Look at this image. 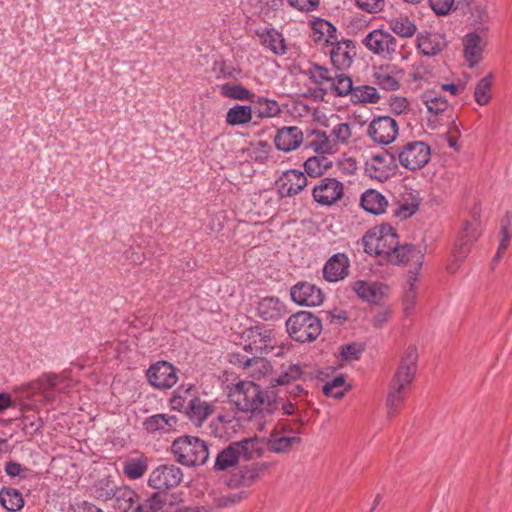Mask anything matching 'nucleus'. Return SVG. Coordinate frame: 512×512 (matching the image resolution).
Instances as JSON below:
<instances>
[{
  "label": "nucleus",
  "instance_id": "f257e3e1",
  "mask_svg": "<svg viewBox=\"0 0 512 512\" xmlns=\"http://www.w3.org/2000/svg\"><path fill=\"white\" fill-rule=\"evenodd\" d=\"M228 396L237 410L250 413L249 420L259 432L265 429L279 409L277 395L273 391L264 390L253 381L238 382Z\"/></svg>",
  "mask_w": 512,
  "mask_h": 512
},
{
  "label": "nucleus",
  "instance_id": "f03ea898",
  "mask_svg": "<svg viewBox=\"0 0 512 512\" xmlns=\"http://www.w3.org/2000/svg\"><path fill=\"white\" fill-rule=\"evenodd\" d=\"M364 251L369 255H375L391 264L412 263L421 268L424 253L413 244L400 245L398 238L389 241L383 236L376 237V234H364L362 237Z\"/></svg>",
  "mask_w": 512,
  "mask_h": 512
},
{
  "label": "nucleus",
  "instance_id": "7ed1b4c3",
  "mask_svg": "<svg viewBox=\"0 0 512 512\" xmlns=\"http://www.w3.org/2000/svg\"><path fill=\"white\" fill-rule=\"evenodd\" d=\"M418 353L415 346H409L401 359L390 384V390L386 400L389 418L396 415L403 405L410 385L414 380L417 370Z\"/></svg>",
  "mask_w": 512,
  "mask_h": 512
},
{
  "label": "nucleus",
  "instance_id": "20e7f679",
  "mask_svg": "<svg viewBox=\"0 0 512 512\" xmlns=\"http://www.w3.org/2000/svg\"><path fill=\"white\" fill-rule=\"evenodd\" d=\"M171 451L178 463L188 467L203 465L209 458L207 443L191 435L176 438L171 445Z\"/></svg>",
  "mask_w": 512,
  "mask_h": 512
},
{
  "label": "nucleus",
  "instance_id": "39448f33",
  "mask_svg": "<svg viewBox=\"0 0 512 512\" xmlns=\"http://www.w3.org/2000/svg\"><path fill=\"white\" fill-rule=\"evenodd\" d=\"M286 329L296 342H312L322 331L321 319L311 312L299 311L287 319Z\"/></svg>",
  "mask_w": 512,
  "mask_h": 512
},
{
  "label": "nucleus",
  "instance_id": "423d86ee",
  "mask_svg": "<svg viewBox=\"0 0 512 512\" xmlns=\"http://www.w3.org/2000/svg\"><path fill=\"white\" fill-rule=\"evenodd\" d=\"M480 233V222L477 218L464 223L452 252L453 260L446 267L449 273H455L458 270L460 263L467 257Z\"/></svg>",
  "mask_w": 512,
  "mask_h": 512
},
{
  "label": "nucleus",
  "instance_id": "0eeeda50",
  "mask_svg": "<svg viewBox=\"0 0 512 512\" xmlns=\"http://www.w3.org/2000/svg\"><path fill=\"white\" fill-rule=\"evenodd\" d=\"M399 165L410 171L422 169L431 158V148L424 141H409L396 151Z\"/></svg>",
  "mask_w": 512,
  "mask_h": 512
},
{
  "label": "nucleus",
  "instance_id": "6e6552de",
  "mask_svg": "<svg viewBox=\"0 0 512 512\" xmlns=\"http://www.w3.org/2000/svg\"><path fill=\"white\" fill-rule=\"evenodd\" d=\"M398 165L396 152L383 150L366 160L364 170L369 178L383 182L396 174Z\"/></svg>",
  "mask_w": 512,
  "mask_h": 512
},
{
  "label": "nucleus",
  "instance_id": "1a4fd4ad",
  "mask_svg": "<svg viewBox=\"0 0 512 512\" xmlns=\"http://www.w3.org/2000/svg\"><path fill=\"white\" fill-rule=\"evenodd\" d=\"M241 338L244 340V350L259 358L268 354L274 348L272 331L263 326H252L242 332Z\"/></svg>",
  "mask_w": 512,
  "mask_h": 512
},
{
  "label": "nucleus",
  "instance_id": "9d476101",
  "mask_svg": "<svg viewBox=\"0 0 512 512\" xmlns=\"http://www.w3.org/2000/svg\"><path fill=\"white\" fill-rule=\"evenodd\" d=\"M362 44L371 53L390 57L397 52L398 42L388 31L378 28L369 32L363 39Z\"/></svg>",
  "mask_w": 512,
  "mask_h": 512
},
{
  "label": "nucleus",
  "instance_id": "9b49d317",
  "mask_svg": "<svg viewBox=\"0 0 512 512\" xmlns=\"http://www.w3.org/2000/svg\"><path fill=\"white\" fill-rule=\"evenodd\" d=\"M148 383L159 390L172 388L178 381L177 368L165 360L150 365L146 371Z\"/></svg>",
  "mask_w": 512,
  "mask_h": 512
},
{
  "label": "nucleus",
  "instance_id": "f8f14e48",
  "mask_svg": "<svg viewBox=\"0 0 512 512\" xmlns=\"http://www.w3.org/2000/svg\"><path fill=\"white\" fill-rule=\"evenodd\" d=\"M343 196V183L331 177L320 179L312 189L313 200L321 206H332Z\"/></svg>",
  "mask_w": 512,
  "mask_h": 512
},
{
  "label": "nucleus",
  "instance_id": "ddd939ff",
  "mask_svg": "<svg viewBox=\"0 0 512 512\" xmlns=\"http://www.w3.org/2000/svg\"><path fill=\"white\" fill-rule=\"evenodd\" d=\"M183 480L182 470L175 464H163L150 473L148 485L156 490L177 487Z\"/></svg>",
  "mask_w": 512,
  "mask_h": 512
},
{
  "label": "nucleus",
  "instance_id": "4468645a",
  "mask_svg": "<svg viewBox=\"0 0 512 512\" xmlns=\"http://www.w3.org/2000/svg\"><path fill=\"white\" fill-rule=\"evenodd\" d=\"M367 133L374 142L387 145L396 139L398 124L390 116H379L370 122Z\"/></svg>",
  "mask_w": 512,
  "mask_h": 512
},
{
  "label": "nucleus",
  "instance_id": "2eb2a0df",
  "mask_svg": "<svg viewBox=\"0 0 512 512\" xmlns=\"http://www.w3.org/2000/svg\"><path fill=\"white\" fill-rule=\"evenodd\" d=\"M330 46L331 49L328 54L333 67L338 71L349 69L356 56V46L354 41L350 39H336L335 43H331Z\"/></svg>",
  "mask_w": 512,
  "mask_h": 512
},
{
  "label": "nucleus",
  "instance_id": "dca6fc26",
  "mask_svg": "<svg viewBox=\"0 0 512 512\" xmlns=\"http://www.w3.org/2000/svg\"><path fill=\"white\" fill-rule=\"evenodd\" d=\"M290 296L293 302L300 306L314 307L323 303L324 293L322 290L307 281H300L290 289Z\"/></svg>",
  "mask_w": 512,
  "mask_h": 512
},
{
  "label": "nucleus",
  "instance_id": "f3484780",
  "mask_svg": "<svg viewBox=\"0 0 512 512\" xmlns=\"http://www.w3.org/2000/svg\"><path fill=\"white\" fill-rule=\"evenodd\" d=\"M305 174L299 170L291 169L283 172L276 181L280 198L293 197L307 186Z\"/></svg>",
  "mask_w": 512,
  "mask_h": 512
},
{
  "label": "nucleus",
  "instance_id": "a211bd4d",
  "mask_svg": "<svg viewBox=\"0 0 512 512\" xmlns=\"http://www.w3.org/2000/svg\"><path fill=\"white\" fill-rule=\"evenodd\" d=\"M291 431L287 424L279 423L270 433L267 439V448L273 453H287L291 451L295 444L301 443L298 436H286L285 432Z\"/></svg>",
  "mask_w": 512,
  "mask_h": 512
},
{
  "label": "nucleus",
  "instance_id": "6ab92c4d",
  "mask_svg": "<svg viewBox=\"0 0 512 512\" xmlns=\"http://www.w3.org/2000/svg\"><path fill=\"white\" fill-rule=\"evenodd\" d=\"M351 289L361 300L377 304L383 300L389 288L382 282L357 280L351 284Z\"/></svg>",
  "mask_w": 512,
  "mask_h": 512
},
{
  "label": "nucleus",
  "instance_id": "aec40b11",
  "mask_svg": "<svg viewBox=\"0 0 512 512\" xmlns=\"http://www.w3.org/2000/svg\"><path fill=\"white\" fill-rule=\"evenodd\" d=\"M350 262L344 253L332 255L323 267V277L329 282H337L349 274Z\"/></svg>",
  "mask_w": 512,
  "mask_h": 512
},
{
  "label": "nucleus",
  "instance_id": "412c9836",
  "mask_svg": "<svg viewBox=\"0 0 512 512\" xmlns=\"http://www.w3.org/2000/svg\"><path fill=\"white\" fill-rule=\"evenodd\" d=\"M268 465L266 463H251L241 467L238 472L234 473L229 481L231 487H249L256 482L257 479L266 471Z\"/></svg>",
  "mask_w": 512,
  "mask_h": 512
},
{
  "label": "nucleus",
  "instance_id": "4be33fe9",
  "mask_svg": "<svg viewBox=\"0 0 512 512\" xmlns=\"http://www.w3.org/2000/svg\"><path fill=\"white\" fill-rule=\"evenodd\" d=\"M303 142V132L297 126L282 127L274 137L275 147L283 152L297 149Z\"/></svg>",
  "mask_w": 512,
  "mask_h": 512
},
{
  "label": "nucleus",
  "instance_id": "5701e85b",
  "mask_svg": "<svg viewBox=\"0 0 512 512\" xmlns=\"http://www.w3.org/2000/svg\"><path fill=\"white\" fill-rule=\"evenodd\" d=\"M188 400L186 416L195 426L200 427L204 421L214 413L215 406L212 403L202 400L197 395V391L194 392L192 398Z\"/></svg>",
  "mask_w": 512,
  "mask_h": 512
},
{
  "label": "nucleus",
  "instance_id": "b1692460",
  "mask_svg": "<svg viewBox=\"0 0 512 512\" xmlns=\"http://www.w3.org/2000/svg\"><path fill=\"white\" fill-rule=\"evenodd\" d=\"M257 316L265 321H277L286 313V305L276 296L262 298L257 304Z\"/></svg>",
  "mask_w": 512,
  "mask_h": 512
},
{
  "label": "nucleus",
  "instance_id": "393cba45",
  "mask_svg": "<svg viewBox=\"0 0 512 512\" xmlns=\"http://www.w3.org/2000/svg\"><path fill=\"white\" fill-rule=\"evenodd\" d=\"M178 418L169 414H154L144 419L142 425L150 434H165L176 431Z\"/></svg>",
  "mask_w": 512,
  "mask_h": 512
},
{
  "label": "nucleus",
  "instance_id": "a878e982",
  "mask_svg": "<svg viewBox=\"0 0 512 512\" xmlns=\"http://www.w3.org/2000/svg\"><path fill=\"white\" fill-rule=\"evenodd\" d=\"M312 39L316 44L330 46L335 43L337 37V28L328 20L316 18L311 21Z\"/></svg>",
  "mask_w": 512,
  "mask_h": 512
},
{
  "label": "nucleus",
  "instance_id": "bb28decb",
  "mask_svg": "<svg viewBox=\"0 0 512 512\" xmlns=\"http://www.w3.org/2000/svg\"><path fill=\"white\" fill-rule=\"evenodd\" d=\"M39 391L57 390L59 393H67L71 387V379L64 374H43L34 384Z\"/></svg>",
  "mask_w": 512,
  "mask_h": 512
},
{
  "label": "nucleus",
  "instance_id": "cd10ccee",
  "mask_svg": "<svg viewBox=\"0 0 512 512\" xmlns=\"http://www.w3.org/2000/svg\"><path fill=\"white\" fill-rule=\"evenodd\" d=\"M414 266H415V271H409L408 278L404 285V291H403L402 304H403V312L406 316H410L414 312L416 298L418 295L416 283L418 281V271L421 268H417V265H414Z\"/></svg>",
  "mask_w": 512,
  "mask_h": 512
},
{
  "label": "nucleus",
  "instance_id": "c85d7f7f",
  "mask_svg": "<svg viewBox=\"0 0 512 512\" xmlns=\"http://www.w3.org/2000/svg\"><path fill=\"white\" fill-rule=\"evenodd\" d=\"M482 39L476 32H470L463 39L464 57L470 68L476 66L482 60Z\"/></svg>",
  "mask_w": 512,
  "mask_h": 512
},
{
  "label": "nucleus",
  "instance_id": "c756f323",
  "mask_svg": "<svg viewBox=\"0 0 512 512\" xmlns=\"http://www.w3.org/2000/svg\"><path fill=\"white\" fill-rule=\"evenodd\" d=\"M360 205L365 211L379 215L385 212L388 201L379 191L368 189L362 194Z\"/></svg>",
  "mask_w": 512,
  "mask_h": 512
},
{
  "label": "nucleus",
  "instance_id": "7c9ffc66",
  "mask_svg": "<svg viewBox=\"0 0 512 512\" xmlns=\"http://www.w3.org/2000/svg\"><path fill=\"white\" fill-rule=\"evenodd\" d=\"M261 44L275 55H284L287 51L285 40L280 32L274 28L257 31Z\"/></svg>",
  "mask_w": 512,
  "mask_h": 512
},
{
  "label": "nucleus",
  "instance_id": "2f4dec72",
  "mask_svg": "<svg viewBox=\"0 0 512 512\" xmlns=\"http://www.w3.org/2000/svg\"><path fill=\"white\" fill-rule=\"evenodd\" d=\"M445 40L439 34L427 33L420 35L417 39V47L425 56H435L445 47Z\"/></svg>",
  "mask_w": 512,
  "mask_h": 512
},
{
  "label": "nucleus",
  "instance_id": "473e14b6",
  "mask_svg": "<svg viewBox=\"0 0 512 512\" xmlns=\"http://www.w3.org/2000/svg\"><path fill=\"white\" fill-rule=\"evenodd\" d=\"M253 108L250 105H234L226 113V123L230 126H242L251 122Z\"/></svg>",
  "mask_w": 512,
  "mask_h": 512
},
{
  "label": "nucleus",
  "instance_id": "72a5a7b5",
  "mask_svg": "<svg viewBox=\"0 0 512 512\" xmlns=\"http://www.w3.org/2000/svg\"><path fill=\"white\" fill-rule=\"evenodd\" d=\"M0 504L4 509L16 512L24 507L25 501L19 490L3 487L0 489Z\"/></svg>",
  "mask_w": 512,
  "mask_h": 512
},
{
  "label": "nucleus",
  "instance_id": "f704fd0d",
  "mask_svg": "<svg viewBox=\"0 0 512 512\" xmlns=\"http://www.w3.org/2000/svg\"><path fill=\"white\" fill-rule=\"evenodd\" d=\"M303 166L304 174L312 178H318L332 167V161L324 155H317L309 157Z\"/></svg>",
  "mask_w": 512,
  "mask_h": 512
},
{
  "label": "nucleus",
  "instance_id": "c9c22d12",
  "mask_svg": "<svg viewBox=\"0 0 512 512\" xmlns=\"http://www.w3.org/2000/svg\"><path fill=\"white\" fill-rule=\"evenodd\" d=\"M252 104L255 106V113L259 118H271L280 114L281 109L278 102L264 96L254 95Z\"/></svg>",
  "mask_w": 512,
  "mask_h": 512
},
{
  "label": "nucleus",
  "instance_id": "e433bc0d",
  "mask_svg": "<svg viewBox=\"0 0 512 512\" xmlns=\"http://www.w3.org/2000/svg\"><path fill=\"white\" fill-rule=\"evenodd\" d=\"M380 100L377 89L370 85L354 86L350 101L353 104H376Z\"/></svg>",
  "mask_w": 512,
  "mask_h": 512
},
{
  "label": "nucleus",
  "instance_id": "4c0bfd02",
  "mask_svg": "<svg viewBox=\"0 0 512 512\" xmlns=\"http://www.w3.org/2000/svg\"><path fill=\"white\" fill-rule=\"evenodd\" d=\"M239 459L240 456L238 451L234 446V442H232L217 454L214 469L216 471H225L228 468L235 466Z\"/></svg>",
  "mask_w": 512,
  "mask_h": 512
},
{
  "label": "nucleus",
  "instance_id": "58836bf2",
  "mask_svg": "<svg viewBox=\"0 0 512 512\" xmlns=\"http://www.w3.org/2000/svg\"><path fill=\"white\" fill-rule=\"evenodd\" d=\"M354 89L351 77L343 72L335 73L330 83V92L335 97L351 96Z\"/></svg>",
  "mask_w": 512,
  "mask_h": 512
},
{
  "label": "nucleus",
  "instance_id": "ea45409f",
  "mask_svg": "<svg viewBox=\"0 0 512 512\" xmlns=\"http://www.w3.org/2000/svg\"><path fill=\"white\" fill-rule=\"evenodd\" d=\"M234 446L240 458L242 457L247 461L261 457L263 451L257 438H246L242 441L234 442Z\"/></svg>",
  "mask_w": 512,
  "mask_h": 512
},
{
  "label": "nucleus",
  "instance_id": "a19ab883",
  "mask_svg": "<svg viewBox=\"0 0 512 512\" xmlns=\"http://www.w3.org/2000/svg\"><path fill=\"white\" fill-rule=\"evenodd\" d=\"M219 88L221 96L233 100L252 102V99L255 95L243 85L233 84L230 82L221 84Z\"/></svg>",
  "mask_w": 512,
  "mask_h": 512
},
{
  "label": "nucleus",
  "instance_id": "79ce46f5",
  "mask_svg": "<svg viewBox=\"0 0 512 512\" xmlns=\"http://www.w3.org/2000/svg\"><path fill=\"white\" fill-rule=\"evenodd\" d=\"M194 392H196L194 385H189L188 387L179 386L170 398L171 408L179 412L183 411L186 414L189 403L188 399L192 398Z\"/></svg>",
  "mask_w": 512,
  "mask_h": 512
},
{
  "label": "nucleus",
  "instance_id": "37998d69",
  "mask_svg": "<svg viewBox=\"0 0 512 512\" xmlns=\"http://www.w3.org/2000/svg\"><path fill=\"white\" fill-rule=\"evenodd\" d=\"M389 29L402 38H410L416 32V25L408 17L400 16L389 20Z\"/></svg>",
  "mask_w": 512,
  "mask_h": 512
},
{
  "label": "nucleus",
  "instance_id": "c03bdc74",
  "mask_svg": "<svg viewBox=\"0 0 512 512\" xmlns=\"http://www.w3.org/2000/svg\"><path fill=\"white\" fill-rule=\"evenodd\" d=\"M422 101L428 112L434 115L442 114L448 108V101L444 96L436 95L433 91H427L422 95Z\"/></svg>",
  "mask_w": 512,
  "mask_h": 512
},
{
  "label": "nucleus",
  "instance_id": "a18cd8bd",
  "mask_svg": "<svg viewBox=\"0 0 512 512\" xmlns=\"http://www.w3.org/2000/svg\"><path fill=\"white\" fill-rule=\"evenodd\" d=\"M350 389V385H346L345 377L339 375L332 380L327 381L323 386V393L328 397L341 399L345 393Z\"/></svg>",
  "mask_w": 512,
  "mask_h": 512
},
{
  "label": "nucleus",
  "instance_id": "49530a36",
  "mask_svg": "<svg viewBox=\"0 0 512 512\" xmlns=\"http://www.w3.org/2000/svg\"><path fill=\"white\" fill-rule=\"evenodd\" d=\"M167 494L164 490H158L153 493L145 503L138 504L135 512H157L166 504Z\"/></svg>",
  "mask_w": 512,
  "mask_h": 512
},
{
  "label": "nucleus",
  "instance_id": "de8ad7c7",
  "mask_svg": "<svg viewBox=\"0 0 512 512\" xmlns=\"http://www.w3.org/2000/svg\"><path fill=\"white\" fill-rule=\"evenodd\" d=\"M304 73L316 85H322L326 82L331 83L334 76L330 69L318 63H312Z\"/></svg>",
  "mask_w": 512,
  "mask_h": 512
},
{
  "label": "nucleus",
  "instance_id": "09e8293b",
  "mask_svg": "<svg viewBox=\"0 0 512 512\" xmlns=\"http://www.w3.org/2000/svg\"><path fill=\"white\" fill-rule=\"evenodd\" d=\"M303 371L297 364H290L286 369H283L280 375L271 380L272 386L288 385L293 381L302 378Z\"/></svg>",
  "mask_w": 512,
  "mask_h": 512
},
{
  "label": "nucleus",
  "instance_id": "8fccbe9b",
  "mask_svg": "<svg viewBox=\"0 0 512 512\" xmlns=\"http://www.w3.org/2000/svg\"><path fill=\"white\" fill-rule=\"evenodd\" d=\"M492 73H489L485 77L479 80L474 90V98L477 104L484 106L490 101L489 91L492 87Z\"/></svg>",
  "mask_w": 512,
  "mask_h": 512
},
{
  "label": "nucleus",
  "instance_id": "3c124183",
  "mask_svg": "<svg viewBox=\"0 0 512 512\" xmlns=\"http://www.w3.org/2000/svg\"><path fill=\"white\" fill-rule=\"evenodd\" d=\"M213 70L217 73L216 79L238 80L242 73L240 68L234 67L224 60L215 61Z\"/></svg>",
  "mask_w": 512,
  "mask_h": 512
},
{
  "label": "nucleus",
  "instance_id": "603ef678",
  "mask_svg": "<svg viewBox=\"0 0 512 512\" xmlns=\"http://www.w3.org/2000/svg\"><path fill=\"white\" fill-rule=\"evenodd\" d=\"M117 486L110 479L100 480L93 489V496L101 501H107L115 496Z\"/></svg>",
  "mask_w": 512,
  "mask_h": 512
},
{
  "label": "nucleus",
  "instance_id": "864d4df0",
  "mask_svg": "<svg viewBox=\"0 0 512 512\" xmlns=\"http://www.w3.org/2000/svg\"><path fill=\"white\" fill-rule=\"evenodd\" d=\"M147 470V463L143 459H129L125 462L123 471L130 479L141 478Z\"/></svg>",
  "mask_w": 512,
  "mask_h": 512
},
{
  "label": "nucleus",
  "instance_id": "5fc2aeb1",
  "mask_svg": "<svg viewBox=\"0 0 512 512\" xmlns=\"http://www.w3.org/2000/svg\"><path fill=\"white\" fill-rule=\"evenodd\" d=\"M375 83L387 91H395L399 88L398 80L385 70L374 73Z\"/></svg>",
  "mask_w": 512,
  "mask_h": 512
},
{
  "label": "nucleus",
  "instance_id": "6e6d98bb",
  "mask_svg": "<svg viewBox=\"0 0 512 512\" xmlns=\"http://www.w3.org/2000/svg\"><path fill=\"white\" fill-rule=\"evenodd\" d=\"M232 422L233 417L231 415H218L209 425L210 434L219 438L224 437L227 434L226 426Z\"/></svg>",
  "mask_w": 512,
  "mask_h": 512
},
{
  "label": "nucleus",
  "instance_id": "4d7b16f0",
  "mask_svg": "<svg viewBox=\"0 0 512 512\" xmlns=\"http://www.w3.org/2000/svg\"><path fill=\"white\" fill-rule=\"evenodd\" d=\"M364 351V347L356 342L342 345L340 347L339 355L344 361L358 360Z\"/></svg>",
  "mask_w": 512,
  "mask_h": 512
},
{
  "label": "nucleus",
  "instance_id": "13d9d810",
  "mask_svg": "<svg viewBox=\"0 0 512 512\" xmlns=\"http://www.w3.org/2000/svg\"><path fill=\"white\" fill-rule=\"evenodd\" d=\"M22 430L25 434L34 435L41 432L43 428V421L41 418L32 416H23L21 419Z\"/></svg>",
  "mask_w": 512,
  "mask_h": 512
},
{
  "label": "nucleus",
  "instance_id": "bf43d9fd",
  "mask_svg": "<svg viewBox=\"0 0 512 512\" xmlns=\"http://www.w3.org/2000/svg\"><path fill=\"white\" fill-rule=\"evenodd\" d=\"M331 136L338 143H347L351 137V127L348 123H340L333 127Z\"/></svg>",
  "mask_w": 512,
  "mask_h": 512
},
{
  "label": "nucleus",
  "instance_id": "052dcab7",
  "mask_svg": "<svg viewBox=\"0 0 512 512\" xmlns=\"http://www.w3.org/2000/svg\"><path fill=\"white\" fill-rule=\"evenodd\" d=\"M376 234V237L383 236L388 238L389 241H394V238H398L396 230L390 224H382L368 230L365 234Z\"/></svg>",
  "mask_w": 512,
  "mask_h": 512
},
{
  "label": "nucleus",
  "instance_id": "680f3d73",
  "mask_svg": "<svg viewBox=\"0 0 512 512\" xmlns=\"http://www.w3.org/2000/svg\"><path fill=\"white\" fill-rule=\"evenodd\" d=\"M455 0H429L431 9L437 15H447L454 6Z\"/></svg>",
  "mask_w": 512,
  "mask_h": 512
},
{
  "label": "nucleus",
  "instance_id": "e2e57ef3",
  "mask_svg": "<svg viewBox=\"0 0 512 512\" xmlns=\"http://www.w3.org/2000/svg\"><path fill=\"white\" fill-rule=\"evenodd\" d=\"M359 9L368 13H377L382 10L384 0H355Z\"/></svg>",
  "mask_w": 512,
  "mask_h": 512
},
{
  "label": "nucleus",
  "instance_id": "0e129e2a",
  "mask_svg": "<svg viewBox=\"0 0 512 512\" xmlns=\"http://www.w3.org/2000/svg\"><path fill=\"white\" fill-rule=\"evenodd\" d=\"M408 101L405 97L394 96L389 99L390 110L396 114L401 115L408 109Z\"/></svg>",
  "mask_w": 512,
  "mask_h": 512
},
{
  "label": "nucleus",
  "instance_id": "69168bd1",
  "mask_svg": "<svg viewBox=\"0 0 512 512\" xmlns=\"http://www.w3.org/2000/svg\"><path fill=\"white\" fill-rule=\"evenodd\" d=\"M289 5L299 11L310 12L319 6V0H287Z\"/></svg>",
  "mask_w": 512,
  "mask_h": 512
},
{
  "label": "nucleus",
  "instance_id": "338daca9",
  "mask_svg": "<svg viewBox=\"0 0 512 512\" xmlns=\"http://www.w3.org/2000/svg\"><path fill=\"white\" fill-rule=\"evenodd\" d=\"M316 141L312 143V146L316 152H330L329 138L325 132L316 131Z\"/></svg>",
  "mask_w": 512,
  "mask_h": 512
},
{
  "label": "nucleus",
  "instance_id": "774afa93",
  "mask_svg": "<svg viewBox=\"0 0 512 512\" xmlns=\"http://www.w3.org/2000/svg\"><path fill=\"white\" fill-rule=\"evenodd\" d=\"M500 235L503 238L512 237V213L506 212L500 223Z\"/></svg>",
  "mask_w": 512,
  "mask_h": 512
}]
</instances>
